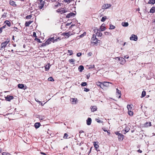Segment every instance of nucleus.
<instances>
[{"label": "nucleus", "mask_w": 155, "mask_h": 155, "mask_svg": "<svg viewBox=\"0 0 155 155\" xmlns=\"http://www.w3.org/2000/svg\"><path fill=\"white\" fill-rule=\"evenodd\" d=\"M45 0L44 1H38L37 0V3H38V9H41L42 10L44 9V8L45 6Z\"/></svg>", "instance_id": "f257e3e1"}, {"label": "nucleus", "mask_w": 155, "mask_h": 155, "mask_svg": "<svg viewBox=\"0 0 155 155\" xmlns=\"http://www.w3.org/2000/svg\"><path fill=\"white\" fill-rule=\"evenodd\" d=\"M91 42L92 43H93L94 45H97L98 44L100 43V41L98 40L96 38V35L94 34L91 38Z\"/></svg>", "instance_id": "f03ea898"}, {"label": "nucleus", "mask_w": 155, "mask_h": 155, "mask_svg": "<svg viewBox=\"0 0 155 155\" xmlns=\"http://www.w3.org/2000/svg\"><path fill=\"white\" fill-rule=\"evenodd\" d=\"M9 41H6L2 42L1 44V48L0 49L2 50L3 49H4Z\"/></svg>", "instance_id": "7ed1b4c3"}, {"label": "nucleus", "mask_w": 155, "mask_h": 155, "mask_svg": "<svg viewBox=\"0 0 155 155\" xmlns=\"http://www.w3.org/2000/svg\"><path fill=\"white\" fill-rule=\"evenodd\" d=\"M73 34L71 33V32L69 31L68 32H64L61 35L63 36H65V38H68L69 36Z\"/></svg>", "instance_id": "20e7f679"}, {"label": "nucleus", "mask_w": 155, "mask_h": 155, "mask_svg": "<svg viewBox=\"0 0 155 155\" xmlns=\"http://www.w3.org/2000/svg\"><path fill=\"white\" fill-rule=\"evenodd\" d=\"M130 38L131 40L137 41V40L138 38L137 35L133 34L131 35Z\"/></svg>", "instance_id": "39448f33"}, {"label": "nucleus", "mask_w": 155, "mask_h": 155, "mask_svg": "<svg viewBox=\"0 0 155 155\" xmlns=\"http://www.w3.org/2000/svg\"><path fill=\"white\" fill-rule=\"evenodd\" d=\"M56 11L57 12L61 14L63 13H65L66 12V11L64 10V8H59Z\"/></svg>", "instance_id": "423d86ee"}, {"label": "nucleus", "mask_w": 155, "mask_h": 155, "mask_svg": "<svg viewBox=\"0 0 155 155\" xmlns=\"http://www.w3.org/2000/svg\"><path fill=\"white\" fill-rule=\"evenodd\" d=\"M111 6V5L110 4H104L102 7V8L103 9H106L108 8Z\"/></svg>", "instance_id": "0eeeda50"}, {"label": "nucleus", "mask_w": 155, "mask_h": 155, "mask_svg": "<svg viewBox=\"0 0 155 155\" xmlns=\"http://www.w3.org/2000/svg\"><path fill=\"white\" fill-rule=\"evenodd\" d=\"M130 128L128 126H126L124 129L122 130V132L124 134H125L127 132H128L130 130Z\"/></svg>", "instance_id": "6e6552de"}, {"label": "nucleus", "mask_w": 155, "mask_h": 155, "mask_svg": "<svg viewBox=\"0 0 155 155\" xmlns=\"http://www.w3.org/2000/svg\"><path fill=\"white\" fill-rule=\"evenodd\" d=\"M116 95L118 98H120L121 97V91L117 88L116 89Z\"/></svg>", "instance_id": "1a4fd4ad"}, {"label": "nucleus", "mask_w": 155, "mask_h": 155, "mask_svg": "<svg viewBox=\"0 0 155 155\" xmlns=\"http://www.w3.org/2000/svg\"><path fill=\"white\" fill-rule=\"evenodd\" d=\"M70 101L72 104H75L77 103V99L76 98H71L70 99Z\"/></svg>", "instance_id": "9d476101"}, {"label": "nucleus", "mask_w": 155, "mask_h": 155, "mask_svg": "<svg viewBox=\"0 0 155 155\" xmlns=\"http://www.w3.org/2000/svg\"><path fill=\"white\" fill-rule=\"evenodd\" d=\"M103 84V87L105 86L107 87H109V84H112V83H110L108 82H105L104 81L102 83Z\"/></svg>", "instance_id": "9b49d317"}, {"label": "nucleus", "mask_w": 155, "mask_h": 155, "mask_svg": "<svg viewBox=\"0 0 155 155\" xmlns=\"http://www.w3.org/2000/svg\"><path fill=\"white\" fill-rule=\"evenodd\" d=\"M13 98V97L12 96L10 95H7L6 97H5L6 100L8 101H10Z\"/></svg>", "instance_id": "f8f14e48"}, {"label": "nucleus", "mask_w": 155, "mask_h": 155, "mask_svg": "<svg viewBox=\"0 0 155 155\" xmlns=\"http://www.w3.org/2000/svg\"><path fill=\"white\" fill-rule=\"evenodd\" d=\"M9 4L10 5L14 7H15L16 6V5L15 4V2L12 1L10 0L9 1Z\"/></svg>", "instance_id": "ddd939ff"}, {"label": "nucleus", "mask_w": 155, "mask_h": 155, "mask_svg": "<svg viewBox=\"0 0 155 155\" xmlns=\"http://www.w3.org/2000/svg\"><path fill=\"white\" fill-rule=\"evenodd\" d=\"M118 137L119 141H122L124 138V136L122 134H121L119 136H118Z\"/></svg>", "instance_id": "4468645a"}, {"label": "nucleus", "mask_w": 155, "mask_h": 155, "mask_svg": "<svg viewBox=\"0 0 155 155\" xmlns=\"http://www.w3.org/2000/svg\"><path fill=\"white\" fill-rule=\"evenodd\" d=\"M74 15H75L74 13L73 12H70L66 15V17L67 18H69Z\"/></svg>", "instance_id": "2eb2a0df"}, {"label": "nucleus", "mask_w": 155, "mask_h": 155, "mask_svg": "<svg viewBox=\"0 0 155 155\" xmlns=\"http://www.w3.org/2000/svg\"><path fill=\"white\" fill-rule=\"evenodd\" d=\"M117 58H118L119 60L121 62L120 63L121 64H123L124 63H125V60L124 58H122L119 57H117Z\"/></svg>", "instance_id": "dca6fc26"}, {"label": "nucleus", "mask_w": 155, "mask_h": 155, "mask_svg": "<svg viewBox=\"0 0 155 155\" xmlns=\"http://www.w3.org/2000/svg\"><path fill=\"white\" fill-rule=\"evenodd\" d=\"M87 124V125H90L91 123V118H88L86 120Z\"/></svg>", "instance_id": "f3484780"}, {"label": "nucleus", "mask_w": 155, "mask_h": 155, "mask_svg": "<svg viewBox=\"0 0 155 155\" xmlns=\"http://www.w3.org/2000/svg\"><path fill=\"white\" fill-rule=\"evenodd\" d=\"M151 126V122H146L144 124V126L145 127H148L149 126Z\"/></svg>", "instance_id": "a211bd4d"}, {"label": "nucleus", "mask_w": 155, "mask_h": 155, "mask_svg": "<svg viewBox=\"0 0 155 155\" xmlns=\"http://www.w3.org/2000/svg\"><path fill=\"white\" fill-rule=\"evenodd\" d=\"M94 147L95 148V149L97 151H99V150H97V149H98V148L99 147V146L97 144H96V142H94Z\"/></svg>", "instance_id": "6ab92c4d"}, {"label": "nucleus", "mask_w": 155, "mask_h": 155, "mask_svg": "<svg viewBox=\"0 0 155 155\" xmlns=\"http://www.w3.org/2000/svg\"><path fill=\"white\" fill-rule=\"evenodd\" d=\"M106 29L105 27L103 25H102L100 27V29H99L101 31H104Z\"/></svg>", "instance_id": "aec40b11"}, {"label": "nucleus", "mask_w": 155, "mask_h": 155, "mask_svg": "<svg viewBox=\"0 0 155 155\" xmlns=\"http://www.w3.org/2000/svg\"><path fill=\"white\" fill-rule=\"evenodd\" d=\"M4 23H5V25H7L8 26L10 27L11 26V23L8 20L5 21L4 22Z\"/></svg>", "instance_id": "412c9836"}, {"label": "nucleus", "mask_w": 155, "mask_h": 155, "mask_svg": "<svg viewBox=\"0 0 155 155\" xmlns=\"http://www.w3.org/2000/svg\"><path fill=\"white\" fill-rule=\"evenodd\" d=\"M148 4L151 5H154L155 4V0H149Z\"/></svg>", "instance_id": "4be33fe9"}, {"label": "nucleus", "mask_w": 155, "mask_h": 155, "mask_svg": "<svg viewBox=\"0 0 155 155\" xmlns=\"http://www.w3.org/2000/svg\"><path fill=\"white\" fill-rule=\"evenodd\" d=\"M150 13H153L155 12V7H152L150 10Z\"/></svg>", "instance_id": "5701e85b"}, {"label": "nucleus", "mask_w": 155, "mask_h": 155, "mask_svg": "<svg viewBox=\"0 0 155 155\" xmlns=\"http://www.w3.org/2000/svg\"><path fill=\"white\" fill-rule=\"evenodd\" d=\"M49 39H50V40L51 41V42H52L54 43L55 41H57V39H55L54 37L49 38Z\"/></svg>", "instance_id": "b1692460"}, {"label": "nucleus", "mask_w": 155, "mask_h": 155, "mask_svg": "<svg viewBox=\"0 0 155 155\" xmlns=\"http://www.w3.org/2000/svg\"><path fill=\"white\" fill-rule=\"evenodd\" d=\"M94 31V33H95L96 35H97L99 31H100V30L97 28H95Z\"/></svg>", "instance_id": "393cba45"}, {"label": "nucleus", "mask_w": 155, "mask_h": 155, "mask_svg": "<svg viewBox=\"0 0 155 155\" xmlns=\"http://www.w3.org/2000/svg\"><path fill=\"white\" fill-rule=\"evenodd\" d=\"M75 61V60L74 59H73V58H71V59H70L68 61L70 63H71L72 64H74V62Z\"/></svg>", "instance_id": "a878e982"}, {"label": "nucleus", "mask_w": 155, "mask_h": 155, "mask_svg": "<svg viewBox=\"0 0 155 155\" xmlns=\"http://www.w3.org/2000/svg\"><path fill=\"white\" fill-rule=\"evenodd\" d=\"M96 84L97 86H100L101 88L103 89V85H101V84H102V83H101L100 82H97L96 83Z\"/></svg>", "instance_id": "bb28decb"}, {"label": "nucleus", "mask_w": 155, "mask_h": 155, "mask_svg": "<svg viewBox=\"0 0 155 155\" xmlns=\"http://www.w3.org/2000/svg\"><path fill=\"white\" fill-rule=\"evenodd\" d=\"M132 105H127V108L128 110H132Z\"/></svg>", "instance_id": "cd10ccee"}, {"label": "nucleus", "mask_w": 155, "mask_h": 155, "mask_svg": "<svg viewBox=\"0 0 155 155\" xmlns=\"http://www.w3.org/2000/svg\"><path fill=\"white\" fill-rule=\"evenodd\" d=\"M122 25L124 27H127L128 26L129 24L128 22H123L122 23Z\"/></svg>", "instance_id": "c85d7f7f"}, {"label": "nucleus", "mask_w": 155, "mask_h": 155, "mask_svg": "<svg viewBox=\"0 0 155 155\" xmlns=\"http://www.w3.org/2000/svg\"><path fill=\"white\" fill-rule=\"evenodd\" d=\"M24 85L23 84H19L18 85V87L20 89H22L24 87Z\"/></svg>", "instance_id": "c756f323"}, {"label": "nucleus", "mask_w": 155, "mask_h": 155, "mask_svg": "<svg viewBox=\"0 0 155 155\" xmlns=\"http://www.w3.org/2000/svg\"><path fill=\"white\" fill-rule=\"evenodd\" d=\"M91 110L92 112H94L97 109V107L96 106H94L92 107L91 109Z\"/></svg>", "instance_id": "7c9ffc66"}, {"label": "nucleus", "mask_w": 155, "mask_h": 155, "mask_svg": "<svg viewBox=\"0 0 155 155\" xmlns=\"http://www.w3.org/2000/svg\"><path fill=\"white\" fill-rule=\"evenodd\" d=\"M40 126V124L39 123H36L35 124V127L36 128H38Z\"/></svg>", "instance_id": "2f4dec72"}, {"label": "nucleus", "mask_w": 155, "mask_h": 155, "mask_svg": "<svg viewBox=\"0 0 155 155\" xmlns=\"http://www.w3.org/2000/svg\"><path fill=\"white\" fill-rule=\"evenodd\" d=\"M115 28V27L114 26L111 24L110 25V27L109 28V29H114Z\"/></svg>", "instance_id": "473e14b6"}, {"label": "nucleus", "mask_w": 155, "mask_h": 155, "mask_svg": "<svg viewBox=\"0 0 155 155\" xmlns=\"http://www.w3.org/2000/svg\"><path fill=\"white\" fill-rule=\"evenodd\" d=\"M68 53L70 55H71L73 54V51L71 50H68Z\"/></svg>", "instance_id": "72a5a7b5"}, {"label": "nucleus", "mask_w": 155, "mask_h": 155, "mask_svg": "<svg viewBox=\"0 0 155 155\" xmlns=\"http://www.w3.org/2000/svg\"><path fill=\"white\" fill-rule=\"evenodd\" d=\"M107 18L106 16L103 17L101 19V21L102 22L104 21Z\"/></svg>", "instance_id": "f704fd0d"}, {"label": "nucleus", "mask_w": 155, "mask_h": 155, "mask_svg": "<svg viewBox=\"0 0 155 155\" xmlns=\"http://www.w3.org/2000/svg\"><path fill=\"white\" fill-rule=\"evenodd\" d=\"M128 113L129 115L131 116L133 115V112L132 111V110H128Z\"/></svg>", "instance_id": "c9c22d12"}, {"label": "nucleus", "mask_w": 155, "mask_h": 155, "mask_svg": "<svg viewBox=\"0 0 155 155\" xmlns=\"http://www.w3.org/2000/svg\"><path fill=\"white\" fill-rule=\"evenodd\" d=\"M146 94V92L145 91H143L142 92V95H141V97H144Z\"/></svg>", "instance_id": "e433bc0d"}, {"label": "nucleus", "mask_w": 155, "mask_h": 155, "mask_svg": "<svg viewBox=\"0 0 155 155\" xmlns=\"http://www.w3.org/2000/svg\"><path fill=\"white\" fill-rule=\"evenodd\" d=\"M35 41H36L37 42L39 43H41L42 42L41 41L40 39L38 38H35L34 39Z\"/></svg>", "instance_id": "4c0bfd02"}, {"label": "nucleus", "mask_w": 155, "mask_h": 155, "mask_svg": "<svg viewBox=\"0 0 155 155\" xmlns=\"http://www.w3.org/2000/svg\"><path fill=\"white\" fill-rule=\"evenodd\" d=\"M96 35L98 37H101L102 35V34L100 32V31H99Z\"/></svg>", "instance_id": "58836bf2"}, {"label": "nucleus", "mask_w": 155, "mask_h": 155, "mask_svg": "<svg viewBox=\"0 0 155 155\" xmlns=\"http://www.w3.org/2000/svg\"><path fill=\"white\" fill-rule=\"evenodd\" d=\"M45 42L47 45H48L50 44L51 43V41L50 40V39H49V38L45 41Z\"/></svg>", "instance_id": "ea45409f"}, {"label": "nucleus", "mask_w": 155, "mask_h": 155, "mask_svg": "<svg viewBox=\"0 0 155 155\" xmlns=\"http://www.w3.org/2000/svg\"><path fill=\"white\" fill-rule=\"evenodd\" d=\"M30 24L29 21H26L25 23V27H28L29 26Z\"/></svg>", "instance_id": "a19ab883"}, {"label": "nucleus", "mask_w": 155, "mask_h": 155, "mask_svg": "<svg viewBox=\"0 0 155 155\" xmlns=\"http://www.w3.org/2000/svg\"><path fill=\"white\" fill-rule=\"evenodd\" d=\"M48 81H54V80L53 78L51 77L49 78L48 79Z\"/></svg>", "instance_id": "79ce46f5"}, {"label": "nucleus", "mask_w": 155, "mask_h": 155, "mask_svg": "<svg viewBox=\"0 0 155 155\" xmlns=\"http://www.w3.org/2000/svg\"><path fill=\"white\" fill-rule=\"evenodd\" d=\"M32 17V15H27L26 16L25 18L26 19H30Z\"/></svg>", "instance_id": "37998d69"}, {"label": "nucleus", "mask_w": 155, "mask_h": 155, "mask_svg": "<svg viewBox=\"0 0 155 155\" xmlns=\"http://www.w3.org/2000/svg\"><path fill=\"white\" fill-rule=\"evenodd\" d=\"M72 0H64V1L65 2L67 3H69L71 1H72Z\"/></svg>", "instance_id": "c03bdc74"}, {"label": "nucleus", "mask_w": 155, "mask_h": 155, "mask_svg": "<svg viewBox=\"0 0 155 155\" xmlns=\"http://www.w3.org/2000/svg\"><path fill=\"white\" fill-rule=\"evenodd\" d=\"M68 135L67 134L65 133L63 138L64 139H67V137H68Z\"/></svg>", "instance_id": "a18cd8bd"}, {"label": "nucleus", "mask_w": 155, "mask_h": 155, "mask_svg": "<svg viewBox=\"0 0 155 155\" xmlns=\"http://www.w3.org/2000/svg\"><path fill=\"white\" fill-rule=\"evenodd\" d=\"M33 36L35 37V38H36L38 37L36 35V33L35 32H33Z\"/></svg>", "instance_id": "49530a36"}, {"label": "nucleus", "mask_w": 155, "mask_h": 155, "mask_svg": "<svg viewBox=\"0 0 155 155\" xmlns=\"http://www.w3.org/2000/svg\"><path fill=\"white\" fill-rule=\"evenodd\" d=\"M96 120L98 123H102L103 121H101V120H100L98 119H96Z\"/></svg>", "instance_id": "de8ad7c7"}, {"label": "nucleus", "mask_w": 155, "mask_h": 155, "mask_svg": "<svg viewBox=\"0 0 155 155\" xmlns=\"http://www.w3.org/2000/svg\"><path fill=\"white\" fill-rule=\"evenodd\" d=\"M87 84L86 82H82L81 84V85L82 86H85L87 85Z\"/></svg>", "instance_id": "09e8293b"}, {"label": "nucleus", "mask_w": 155, "mask_h": 155, "mask_svg": "<svg viewBox=\"0 0 155 155\" xmlns=\"http://www.w3.org/2000/svg\"><path fill=\"white\" fill-rule=\"evenodd\" d=\"M6 14H7V13H4V14L3 15H2V17L3 18H6Z\"/></svg>", "instance_id": "8fccbe9b"}, {"label": "nucleus", "mask_w": 155, "mask_h": 155, "mask_svg": "<svg viewBox=\"0 0 155 155\" xmlns=\"http://www.w3.org/2000/svg\"><path fill=\"white\" fill-rule=\"evenodd\" d=\"M86 35V33L85 32H84L80 36V37L82 38L84 36H85Z\"/></svg>", "instance_id": "3c124183"}, {"label": "nucleus", "mask_w": 155, "mask_h": 155, "mask_svg": "<svg viewBox=\"0 0 155 155\" xmlns=\"http://www.w3.org/2000/svg\"><path fill=\"white\" fill-rule=\"evenodd\" d=\"M48 45L47 44H46V42H45V43H43L41 45V46L42 47H45Z\"/></svg>", "instance_id": "603ef678"}, {"label": "nucleus", "mask_w": 155, "mask_h": 155, "mask_svg": "<svg viewBox=\"0 0 155 155\" xmlns=\"http://www.w3.org/2000/svg\"><path fill=\"white\" fill-rule=\"evenodd\" d=\"M104 34L106 35H109V34H110V33L108 32H107V31H105L104 32Z\"/></svg>", "instance_id": "864d4df0"}, {"label": "nucleus", "mask_w": 155, "mask_h": 155, "mask_svg": "<svg viewBox=\"0 0 155 155\" xmlns=\"http://www.w3.org/2000/svg\"><path fill=\"white\" fill-rule=\"evenodd\" d=\"M2 155H10L9 154L6 152H3L2 153Z\"/></svg>", "instance_id": "5fc2aeb1"}, {"label": "nucleus", "mask_w": 155, "mask_h": 155, "mask_svg": "<svg viewBox=\"0 0 155 155\" xmlns=\"http://www.w3.org/2000/svg\"><path fill=\"white\" fill-rule=\"evenodd\" d=\"M90 91V89L86 88H84V91L86 92H88Z\"/></svg>", "instance_id": "6e6d98bb"}, {"label": "nucleus", "mask_w": 155, "mask_h": 155, "mask_svg": "<svg viewBox=\"0 0 155 155\" xmlns=\"http://www.w3.org/2000/svg\"><path fill=\"white\" fill-rule=\"evenodd\" d=\"M82 54L81 53H78L77 54V56H78V57H80V56H81Z\"/></svg>", "instance_id": "4d7b16f0"}, {"label": "nucleus", "mask_w": 155, "mask_h": 155, "mask_svg": "<svg viewBox=\"0 0 155 155\" xmlns=\"http://www.w3.org/2000/svg\"><path fill=\"white\" fill-rule=\"evenodd\" d=\"M115 134L117 135H118V136H119V135H120V134H121L119 133V132H115Z\"/></svg>", "instance_id": "13d9d810"}, {"label": "nucleus", "mask_w": 155, "mask_h": 155, "mask_svg": "<svg viewBox=\"0 0 155 155\" xmlns=\"http://www.w3.org/2000/svg\"><path fill=\"white\" fill-rule=\"evenodd\" d=\"M84 69V68H78L79 71L80 72H82L83 71Z\"/></svg>", "instance_id": "bf43d9fd"}, {"label": "nucleus", "mask_w": 155, "mask_h": 155, "mask_svg": "<svg viewBox=\"0 0 155 155\" xmlns=\"http://www.w3.org/2000/svg\"><path fill=\"white\" fill-rule=\"evenodd\" d=\"M6 27V25H4L1 28L2 30L3 29L5 28Z\"/></svg>", "instance_id": "052dcab7"}, {"label": "nucleus", "mask_w": 155, "mask_h": 155, "mask_svg": "<svg viewBox=\"0 0 155 155\" xmlns=\"http://www.w3.org/2000/svg\"><path fill=\"white\" fill-rule=\"evenodd\" d=\"M38 103L39 104L43 105L42 103L40 101H38Z\"/></svg>", "instance_id": "680f3d73"}, {"label": "nucleus", "mask_w": 155, "mask_h": 155, "mask_svg": "<svg viewBox=\"0 0 155 155\" xmlns=\"http://www.w3.org/2000/svg\"><path fill=\"white\" fill-rule=\"evenodd\" d=\"M90 67H89V68H94V65H91L90 66Z\"/></svg>", "instance_id": "e2e57ef3"}, {"label": "nucleus", "mask_w": 155, "mask_h": 155, "mask_svg": "<svg viewBox=\"0 0 155 155\" xmlns=\"http://www.w3.org/2000/svg\"><path fill=\"white\" fill-rule=\"evenodd\" d=\"M137 151L139 152V153H141L142 152V151L140 150H138Z\"/></svg>", "instance_id": "0e129e2a"}, {"label": "nucleus", "mask_w": 155, "mask_h": 155, "mask_svg": "<svg viewBox=\"0 0 155 155\" xmlns=\"http://www.w3.org/2000/svg\"><path fill=\"white\" fill-rule=\"evenodd\" d=\"M57 39V41H58V39L59 40H61V37H58V38Z\"/></svg>", "instance_id": "69168bd1"}, {"label": "nucleus", "mask_w": 155, "mask_h": 155, "mask_svg": "<svg viewBox=\"0 0 155 155\" xmlns=\"http://www.w3.org/2000/svg\"><path fill=\"white\" fill-rule=\"evenodd\" d=\"M107 134H108V135H110V132L109 131V130H108L107 131Z\"/></svg>", "instance_id": "338daca9"}, {"label": "nucleus", "mask_w": 155, "mask_h": 155, "mask_svg": "<svg viewBox=\"0 0 155 155\" xmlns=\"http://www.w3.org/2000/svg\"><path fill=\"white\" fill-rule=\"evenodd\" d=\"M78 68H84V67L83 66L80 65L78 67Z\"/></svg>", "instance_id": "774afa93"}]
</instances>
